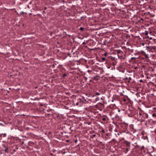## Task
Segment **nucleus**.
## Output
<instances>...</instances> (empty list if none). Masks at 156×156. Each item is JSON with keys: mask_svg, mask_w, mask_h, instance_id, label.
I'll use <instances>...</instances> for the list:
<instances>
[{"mask_svg": "<svg viewBox=\"0 0 156 156\" xmlns=\"http://www.w3.org/2000/svg\"><path fill=\"white\" fill-rule=\"evenodd\" d=\"M144 60L145 64H147L149 66L150 65H153L155 66H156V62L154 61L150 60V59H142Z\"/></svg>", "mask_w": 156, "mask_h": 156, "instance_id": "f257e3e1", "label": "nucleus"}, {"mask_svg": "<svg viewBox=\"0 0 156 156\" xmlns=\"http://www.w3.org/2000/svg\"><path fill=\"white\" fill-rule=\"evenodd\" d=\"M134 110H133V109L131 108H130L128 106V108L127 111V113L129 117H132L133 116V115L132 114Z\"/></svg>", "mask_w": 156, "mask_h": 156, "instance_id": "f03ea898", "label": "nucleus"}, {"mask_svg": "<svg viewBox=\"0 0 156 156\" xmlns=\"http://www.w3.org/2000/svg\"><path fill=\"white\" fill-rule=\"evenodd\" d=\"M120 127L124 129H127L128 128V125L126 123H123L120 125Z\"/></svg>", "mask_w": 156, "mask_h": 156, "instance_id": "7ed1b4c3", "label": "nucleus"}, {"mask_svg": "<svg viewBox=\"0 0 156 156\" xmlns=\"http://www.w3.org/2000/svg\"><path fill=\"white\" fill-rule=\"evenodd\" d=\"M8 147L5 146V145H3V150L4 151V152L5 153H8Z\"/></svg>", "mask_w": 156, "mask_h": 156, "instance_id": "20e7f679", "label": "nucleus"}, {"mask_svg": "<svg viewBox=\"0 0 156 156\" xmlns=\"http://www.w3.org/2000/svg\"><path fill=\"white\" fill-rule=\"evenodd\" d=\"M80 59L79 60H77L76 61H75V62H74L73 64L74 65H79L80 64Z\"/></svg>", "mask_w": 156, "mask_h": 156, "instance_id": "39448f33", "label": "nucleus"}, {"mask_svg": "<svg viewBox=\"0 0 156 156\" xmlns=\"http://www.w3.org/2000/svg\"><path fill=\"white\" fill-rule=\"evenodd\" d=\"M99 61L102 62H104V64H105L107 63V60L106 59H99Z\"/></svg>", "mask_w": 156, "mask_h": 156, "instance_id": "423d86ee", "label": "nucleus"}, {"mask_svg": "<svg viewBox=\"0 0 156 156\" xmlns=\"http://www.w3.org/2000/svg\"><path fill=\"white\" fill-rule=\"evenodd\" d=\"M88 62L89 64L90 65H92L94 64V61H93V60H91L90 61H88Z\"/></svg>", "mask_w": 156, "mask_h": 156, "instance_id": "0eeeda50", "label": "nucleus"}, {"mask_svg": "<svg viewBox=\"0 0 156 156\" xmlns=\"http://www.w3.org/2000/svg\"><path fill=\"white\" fill-rule=\"evenodd\" d=\"M152 112L153 113H156V107H154L152 108Z\"/></svg>", "mask_w": 156, "mask_h": 156, "instance_id": "6e6552de", "label": "nucleus"}, {"mask_svg": "<svg viewBox=\"0 0 156 156\" xmlns=\"http://www.w3.org/2000/svg\"><path fill=\"white\" fill-rule=\"evenodd\" d=\"M130 143L129 142H127L126 144V145L128 147H129V148L130 147Z\"/></svg>", "mask_w": 156, "mask_h": 156, "instance_id": "1a4fd4ad", "label": "nucleus"}, {"mask_svg": "<svg viewBox=\"0 0 156 156\" xmlns=\"http://www.w3.org/2000/svg\"><path fill=\"white\" fill-rule=\"evenodd\" d=\"M101 94V93H99L98 92H96L94 94V96H97V95H99Z\"/></svg>", "mask_w": 156, "mask_h": 156, "instance_id": "9d476101", "label": "nucleus"}, {"mask_svg": "<svg viewBox=\"0 0 156 156\" xmlns=\"http://www.w3.org/2000/svg\"><path fill=\"white\" fill-rule=\"evenodd\" d=\"M152 116H153L156 117V113H153L152 114Z\"/></svg>", "mask_w": 156, "mask_h": 156, "instance_id": "9b49d317", "label": "nucleus"}, {"mask_svg": "<svg viewBox=\"0 0 156 156\" xmlns=\"http://www.w3.org/2000/svg\"><path fill=\"white\" fill-rule=\"evenodd\" d=\"M129 148H127L126 149V153L127 152L129 151Z\"/></svg>", "mask_w": 156, "mask_h": 156, "instance_id": "f8f14e48", "label": "nucleus"}, {"mask_svg": "<svg viewBox=\"0 0 156 156\" xmlns=\"http://www.w3.org/2000/svg\"><path fill=\"white\" fill-rule=\"evenodd\" d=\"M99 100V98H96L95 100L96 101H98Z\"/></svg>", "mask_w": 156, "mask_h": 156, "instance_id": "ddd939ff", "label": "nucleus"}, {"mask_svg": "<svg viewBox=\"0 0 156 156\" xmlns=\"http://www.w3.org/2000/svg\"><path fill=\"white\" fill-rule=\"evenodd\" d=\"M131 78L130 77H129L128 79L129 80L128 81V82L129 83V80H131Z\"/></svg>", "mask_w": 156, "mask_h": 156, "instance_id": "4468645a", "label": "nucleus"}, {"mask_svg": "<svg viewBox=\"0 0 156 156\" xmlns=\"http://www.w3.org/2000/svg\"><path fill=\"white\" fill-rule=\"evenodd\" d=\"M112 59V63H113V65H114L115 64V63H114V62H113V61H115V59Z\"/></svg>", "mask_w": 156, "mask_h": 156, "instance_id": "2eb2a0df", "label": "nucleus"}, {"mask_svg": "<svg viewBox=\"0 0 156 156\" xmlns=\"http://www.w3.org/2000/svg\"><path fill=\"white\" fill-rule=\"evenodd\" d=\"M102 120L103 121H105L106 120V119L105 118H103L102 119Z\"/></svg>", "mask_w": 156, "mask_h": 156, "instance_id": "dca6fc26", "label": "nucleus"}, {"mask_svg": "<svg viewBox=\"0 0 156 156\" xmlns=\"http://www.w3.org/2000/svg\"><path fill=\"white\" fill-rule=\"evenodd\" d=\"M67 75L66 74H64L63 75V76L64 77L65 76H66Z\"/></svg>", "mask_w": 156, "mask_h": 156, "instance_id": "f3484780", "label": "nucleus"}, {"mask_svg": "<svg viewBox=\"0 0 156 156\" xmlns=\"http://www.w3.org/2000/svg\"><path fill=\"white\" fill-rule=\"evenodd\" d=\"M62 154H64L65 153V151H62Z\"/></svg>", "mask_w": 156, "mask_h": 156, "instance_id": "a211bd4d", "label": "nucleus"}, {"mask_svg": "<svg viewBox=\"0 0 156 156\" xmlns=\"http://www.w3.org/2000/svg\"><path fill=\"white\" fill-rule=\"evenodd\" d=\"M101 132H103V133H105V130H104V129H103L101 130Z\"/></svg>", "mask_w": 156, "mask_h": 156, "instance_id": "6ab92c4d", "label": "nucleus"}, {"mask_svg": "<svg viewBox=\"0 0 156 156\" xmlns=\"http://www.w3.org/2000/svg\"><path fill=\"white\" fill-rule=\"evenodd\" d=\"M123 79L125 80H128V79L126 77V78H123Z\"/></svg>", "mask_w": 156, "mask_h": 156, "instance_id": "aec40b11", "label": "nucleus"}, {"mask_svg": "<svg viewBox=\"0 0 156 156\" xmlns=\"http://www.w3.org/2000/svg\"><path fill=\"white\" fill-rule=\"evenodd\" d=\"M2 134L3 135V136L4 137L6 135V133H4V134Z\"/></svg>", "mask_w": 156, "mask_h": 156, "instance_id": "412c9836", "label": "nucleus"}, {"mask_svg": "<svg viewBox=\"0 0 156 156\" xmlns=\"http://www.w3.org/2000/svg\"><path fill=\"white\" fill-rule=\"evenodd\" d=\"M97 77H94V79L96 80H98V78H96Z\"/></svg>", "mask_w": 156, "mask_h": 156, "instance_id": "4be33fe9", "label": "nucleus"}, {"mask_svg": "<svg viewBox=\"0 0 156 156\" xmlns=\"http://www.w3.org/2000/svg\"><path fill=\"white\" fill-rule=\"evenodd\" d=\"M144 147L143 146L141 147V149H144Z\"/></svg>", "mask_w": 156, "mask_h": 156, "instance_id": "5701e85b", "label": "nucleus"}, {"mask_svg": "<svg viewBox=\"0 0 156 156\" xmlns=\"http://www.w3.org/2000/svg\"><path fill=\"white\" fill-rule=\"evenodd\" d=\"M84 79H85V80H87V77H84Z\"/></svg>", "mask_w": 156, "mask_h": 156, "instance_id": "b1692460", "label": "nucleus"}, {"mask_svg": "<svg viewBox=\"0 0 156 156\" xmlns=\"http://www.w3.org/2000/svg\"><path fill=\"white\" fill-rule=\"evenodd\" d=\"M80 30H82L83 29V28L82 27H80Z\"/></svg>", "mask_w": 156, "mask_h": 156, "instance_id": "393cba45", "label": "nucleus"}, {"mask_svg": "<svg viewBox=\"0 0 156 156\" xmlns=\"http://www.w3.org/2000/svg\"><path fill=\"white\" fill-rule=\"evenodd\" d=\"M139 115H142V114H141V113H140V112H139Z\"/></svg>", "mask_w": 156, "mask_h": 156, "instance_id": "a878e982", "label": "nucleus"}, {"mask_svg": "<svg viewBox=\"0 0 156 156\" xmlns=\"http://www.w3.org/2000/svg\"><path fill=\"white\" fill-rule=\"evenodd\" d=\"M24 142L23 141V142H22V144H24Z\"/></svg>", "mask_w": 156, "mask_h": 156, "instance_id": "bb28decb", "label": "nucleus"}, {"mask_svg": "<svg viewBox=\"0 0 156 156\" xmlns=\"http://www.w3.org/2000/svg\"><path fill=\"white\" fill-rule=\"evenodd\" d=\"M87 60H86V59H85V62H87Z\"/></svg>", "mask_w": 156, "mask_h": 156, "instance_id": "cd10ccee", "label": "nucleus"}, {"mask_svg": "<svg viewBox=\"0 0 156 156\" xmlns=\"http://www.w3.org/2000/svg\"><path fill=\"white\" fill-rule=\"evenodd\" d=\"M93 137H95V136H96V135H95V134H94V135H93Z\"/></svg>", "mask_w": 156, "mask_h": 156, "instance_id": "c85d7f7f", "label": "nucleus"}, {"mask_svg": "<svg viewBox=\"0 0 156 156\" xmlns=\"http://www.w3.org/2000/svg\"><path fill=\"white\" fill-rule=\"evenodd\" d=\"M131 58L133 59V58H135L134 57H132Z\"/></svg>", "mask_w": 156, "mask_h": 156, "instance_id": "c756f323", "label": "nucleus"}, {"mask_svg": "<svg viewBox=\"0 0 156 156\" xmlns=\"http://www.w3.org/2000/svg\"><path fill=\"white\" fill-rule=\"evenodd\" d=\"M99 77V76L98 75V76H97L96 77Z\"/></svg>", "mask_w": 156, "mask_h": 156, "instance_id": "7c9ffc66", "label": "nucleus"}, {"mask_svg": "<svg viewBox=\"0 0 156 156\" xmlns=\"http://www.w3.org/2000/svg\"><path fill=\"white\" fill-rule=\"evenodd\" d=\"M146 58H147V57H148V56H147V55H146Z\"/></svg>", "mask_w": 156, "mask_h": 156, "instance_id": "2f4dec72", "label": "nucleus"}, {"mask_svg": "<svg viewBox=\"0 0 156 156\" xmlns=\"http://www.w3.org/2000/svg\"><path fill=\"white\" fill-rule=\"evenodd\" d=\"M142 81V80H140V82H141Z\"/></svg>", "mask_w": 156, "mask_h": 156, "instance_id": "473e14b6", "label": "nucleus"}, {"mask_svg": "<svg viewBox=\"0 0 156 156\" xmlns=\"http://www.w3.org/2000/svg\"><path fill=\"white\" fill-rule=\"evenodd\" d=\"M78 104H79L78 103H77L76 104V105H78Z\"/></svg>", "mask_w": 156, "mask_h": 156, "instance_id": "72a5a7b5", "label": "nucleus"}, {"mask_svg": "<svg viewBox=\"0 0 156 156\" xmlns=\"http://www.w3.org/2000/svg\"><path fill=\"white\" fill-rule=\"evenodd\" d=\"M152 71H154V69H152Z\"/></svg>", "mask_w": 156, "mask_h": 156, "instance_id": "f704fd0d", "label": "nucleus"}, {"mask_svg": "<svg viewBox=\"0 0 156 156\" xmlns=\"http://www.w3.org/2000/svg\"><path fill=\"white\" fill-rule=\"evenodd\" d=\"M51 155H53V154H52V153H51Z\"/></svg>", "mask_w": 156, "mask_h": 156, "instance_id": "c9c22d12", "label": "nucleus"}, {"mask_svg": "<svg viewBox=\"0 0 156 156\" xmlns=\"http://www.w3.org/2000/svg\"><path fill=\"white\" fill-rule=\"evenodd\" d=\"M129 61L130 62H131V59H130L129 60Z\"/></svg>", "mask_w": 156, "mask_h": 156, "instance_id": "e433bc0d", "label": "nucleus"}, {"mask_svg": "<svg viewBox=\"0 0 156 156\" xmlns=\"http://www.w3.org/2000/svg\"><path fill=\"white\" fill-rule=\"evenodd\" d=\"M0 125H2V124L1 123H0Z\"/></svg>", "mask_w": 156, "mask_h": 156, "instance_id": "4c0bfd02", "label": "nucleus"}, {"mask_svg": "<svg viewBox=\"0 0 156 156\" xmlns=\"http://www.w3.org/2000/svg\"><path fill=\"white\" fill-rule=\"evenodd\" d=\"M106 135H107V136H108V134H106Z\"/></svg>", "mask_w": 156, "mask_h": 156, "instance_id": "58836bf2", "label": "nucleus"}, {"mask_svg": "<svg viewBox=\"0 0 156 156\" xmlns=\"http://www.w3.org/2000/svg\"><path fill=\"white\" fill-rule=\"evenodd\" d=\"M102 58L104 59L105 58Z\"/></svg>", "mask_w": 156, "mask_h": 156, "instance_id": "ea45409f", "label": "nucleus"}, {"mask_svg": "<svg viewBox=\"0 0 156 156\" xmlns=\"http://www.w3.org/2000/svg\"><path fill=\"white\" fill-rule=\"evenodd\" d=\"M126 100L125 99H124V101H125Z\"/></svg>", "mask_w": 156, "mask_h": 156, "instance_id": "a19ab883", "label": "nucleus"}]
</instances>
